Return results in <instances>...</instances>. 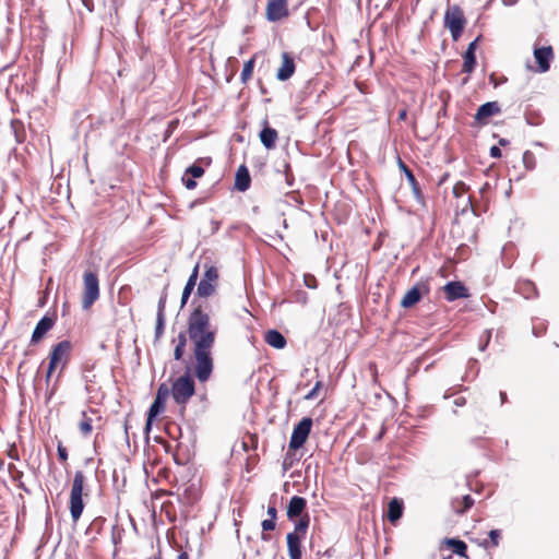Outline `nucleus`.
I'll return each instance as SVG.
<instances>
[{
  "mask_svg": "<svg viewBox=\"0 0 559 559\" xmlns=\"http://www.w3.org/2000/svg\"><path fill=\"white\" fill-rule=\"evenodd\" d=\"M188 334L193 343L195 377L200 382H205L210 379L214 368L212 348L216 332L210 329V317L201 305L189 314Z\"/></svg>",
  "mask_w": 559,
  "mask_h": 559,
  "instance_id": "f257e3e1",
  "label": "nucleus"
},
{
  "mask_svg": "<svg viewBox=\"0 0 559 559\" xmlns=\"http://www.w3.org/2000/svg\"><path fill=\"white\" fill-rule=\"evenodd\" d=\"M72 352V343L68 340L60 341L52 346L49 354L48 369L46 373V382L48 383L53 371L59 369L57 380L60 379L62 372L70 362Z\"/></svg>",
  "mask_w": 559,
  "mask_h": 559,
  "instance_id": "f03ea898",
  "label": "nucleus"
},
{
  "mask_svg": "<svg viewBox=\"0 0 559 559\" xmlns=\"http://www.w3.org/2000/svg\"><path fill=\"white\" fill-rule=\"evenodd\" d=\"M310 525V516L298 520L294 525V531L286 535V544L289 559H302V545Z\"/></svg>",
  "mask_w": 559,
  "mask_h": 559,
  "instance_id": "7ed1b4c3",
  "label": "nucleus"
},
{
  "mask_svg": "<svg viewBox=\"0 0 559 559\" xmlns=\"http://www.w3.org/2000/svg\"><path fill=\"white\" fill-rule=\"evenodd\" d=\"M85 476L82 471H76L73 477L72 488L70 492V514L73 522H76L84 510L83 489Z\"/></svg>",
  "mask_w": 559,
  "mask_h": 559,
  "instance_id": "20e7f679",
  "label": "nucleus"
},
{
  "mask_svg": "<svg viewBox=\"0 0 559 559\" xmlns=\"http://www.w3.org/2000/svg\"><path fill=\"white\" fill-rule=\"evenodd\" d=\"M170 393L178 405L185 406L195 393V384L190 373L180 376L173 383Z\"/></svg>",
  "mask_w": 559,
  "mask_h": 559,
  "instance_id": "39448f33",
  "label": "nucleus"
},
{
  "mask_svg": "<svg viewBox=\"0 0 559 559\" xmlns=\"http://www.w3.org/2000/svg\"><path fill=\"white\" fill-rule=\"evenodd\" d=\"M466 19L459 5L448 8L444 13V26L449 28L452 39L456 41L465 27Z\"/></svg>",
  "mask_w": 559,
  "mask_h": 559,
  "instance_id": "423d86ee",
  "label": "nucleus"
},
{
  "mask_svg": "<svg viewBox=\"0 0 559 559\" xmlns=\"http://www.w3.org/2000/svg\"><path fill=\"white\" fill-rule=\"evenodd\" d=\"M82 308L88 309L99 297V281L95 272L87 271L83 276Z\"/></svg>",
  "mask_w": 559,
  "mask_h": 559,
  "instance_id": "0eeeda50",
  "label": "nucleus"
},
{
  "mask_svg": "<svg viewBox=\"0 0 559 559\" xmlns=\"http://www.w3.org/2000/svg\"><path fill=\"white\" fill-rule=\"evenodd\" d=\"M312 424V418L307 416L295 425L288 444L289 450H298L305 444L310 435Z\"/></svg>",
  "mask_w": 559,
  "mask_h": 559,
  "instance_id": "6e6552de",
  "label": "nucleus"
},
{
  "mask_svg": "<svg viewBox=\"0 0 559 559\" xmlns=\"http://www.w3.org/2000/svg\"><path fill=\"white\" fill-rule=\"evenodd\" d=\"M287 519L294 523L309 516L307 513V500L300 496H293L286 507Z\"/></svg>",
  "mask_w": 559,
  "mask_h": 559,
  "instance_id": "1a4fd4ad",
  "label": "nucleus"
},
{
  "mask_svg": "<svg viewBox=\"0 0 559 559\" xmlns=\"http://www.w3.org/2000/svg\"><path fill=\"white\" fill-rule=\"evenodd\" d=\"M429 293V286L427 283L420 282L413 286L411 289L407 290V293L404 295V297L401 300V306L403 308H412L417 302L420 301L424 294Z\"/></svg>",
  "mask_w": 559,
  "mask_h": 559,
  "instance_id": "9d476101",
  "label": "nucleus"
},
{
  "mask_svg": "<svg viewBox=\"0 0 559 559\" xmlns=\"http://www.w3.org/2000/svg\"><path fill=\"white\" fill-rule=\"evenodd\" d=\"M288 15L287 0H270L266 5V19L277 22Z\"/></svg>",
  "mask_w": 559,
  "mask_h": 559,
  "instance_id": "9b49d317",
  "label": "nucleus"
},
{
  "mask_svg": "<svg viewBox=\"0 0 559 559\" xmlns=\"http://www.w3.org/2000/svg\"><path fill=\"white\" fill-rule=\"evenodd\" d=\"M500 112L501 108L498 102H487L478 107L474 119L479 126H486L490 117Z\"/></svg>",
  "mask_w": 559,
  "mask_h": 559,
  "instance_id": "f8f14e48",
  "label": "nucleus"
},
{
  "mask_svg": "<svg viewBox=\"0 0 559 559\" xmlns=\"http://www.w3.org/2000/svg\"><path fill=\"white\" fill-rule=\"evenodd\" d=\"M399 167L400 169L404 173L411 188H412V191H413V194H414V198L415 200L417 201V203H419L420 205L425 206L426 205V200H425V197L421 192V189L419 187V183L417 181V179L415 178V175L413 174V171L405 165V163L399 158Z\"/></svg>",
  "mask_w": 559,
  "mask_h": 559,
  "instance_id": "ddd939ff",
  "label": "nucleus"
},
{
  "mask_svg": "<svg viewBox=\"0 0 559 559\" xmlns=\"http://www.w3.org/2000/svg\"><path fill=\"white\" fill-rule=\"evenodd\" d=\"M169 394H170L169 388L165 383H162L158 386L155 400L151 404L148 412H147L148 414H151L152 417H157L165 411V402H166L167 397L169 396Z\"/></svg>",
  "mask_w": 559,
  "mask_h": 559,
  "instance_id": "4468645a",
  "label": "nucleus"
},
{
  "mask_svg": "<svg viewBox=\"0 0 559 559\" xmlns=\"http://www.w3.org/2000/svg\"><path fill=\"white\" fill-rule=\"evenodd\" d=\"M533 53L538 64V71L540 73L547 72L550 69V63L554 59L551 46L535 48Z\"/></svg>",
  "mask_w": 559,
  "mask_h": 559,
  "instance_id": "2eb2a0df",
  "label": "nucleus"
},
{
  "mask_svg": "<svg viewBox=\"0 0 559 559\" xmlns=\"http://www.w3.org/2000/svg\"><path fill=\"white\" fill-rule=\"evenodd\" d=\"M443 292L448 301H454L468 297L467 288L463 283L457 281L448 282L443 286Z\"/></svg>",
  "mask_w": 559,
  "mask_h": 559,
  "instance_id": "dca6fc26",
  "label": "nucleus"
},
{
  "mask_svg": "<svg viewBox=\"0 0 559 559\" xmlns=\"http://www.w3.org/2000/svg\"><path fill=\"white\" fill-rule=\"evenodd\" d=\"M53 324L55 319L52 317L44 316L35 325L31 337V344L38 343L46 333L52 329Z\"/></svg>",
  "mask_w": 559,
  "mask_h": 559,
  "instance_id": "f3484780",
  "label": "nucleus"
},
{
  "mask_svg": "<svg viewBox=\"0 0 559 559\" xmlns=\"http://www.w3.org/2000/svg\"><path fill=\"white\" fill-rule=\"evenodd\" d=\"M295 60L288 52L282 53V66L278 68L276 79L278 81H287L295 72Z\"/></svg>",
  "mask_w": 559,
  "mask_h": 559,
  "instance_id": "a211bd4d",
  "label": "nucleus"
},
{
  "mask_svg": "<svg viewBox=\"0 0 559 559\" xmlns=\"http://www.w3.org/2000/svg\"><path fill=\"white\" fill-rule=\"evenodd\" d=\"M480 36L476 37L472 43L468 44L464 55H463V68H462V72H465V73H472L476 67V48H477V43L479 40Z\"/></svg>",
  "mask_w": 559,
  "mask_h": 559,
  "instance_id": "6ab92c4d",
  "label": "nucleus"
},
{
  "mask_svg": "<svg viewBox=\"0 0 559 559\" xmlns=\"http://www.w3.org/2000/svg\"><path fill=\"white\" fill-rule=\"evenodd\" d=\"M260 141L266 150L275 147L278 133L275 129L271 128L267 120L264 119V128L260 131Z\"/></svg>",
  "mask_w": 559,
  "mask_h": 559,
  "instance_id": "aec40b11",
  "label": "nucleus"
},
{
  "mask_svg": "<svg viewBox=\"0 0 559 559\" xmlns=\"http://www.w3.org/2000/svg\"><path fill=\"white\" fill-rule=\"evenodd\" d=\"M251 177L248 168L240 165L235 175V189L245 192L250 188Z\"/></svg>",
  "mask_w": 559,
  "mask_h": 559,
  "instance_id": "412c9836",
  "label": "nucleus"
},
{
  "mask_svg": "<svg viewBox=\"0 0 559 559\" xmlns=\"http://www.w3.org/2000/svg\"><path fill=\"white\" fill-rule=\"evenodd\" d=\"M198 277H199V264H197L193 267V270L185 285L182 296H181V301H180V308H183L186 306L189 297L191 296V293L193 292V289L197 285Z\"/></svg>",
  "mask_w": 559,
  "mask_h": 559,
  "instance_id": "4be33fe9",
  "label": "nucleus"
},
{
  "mask_svg": "<svg viewBox=\"0 0 559 559\" xmlns=\"http://www.w3.org/2000/svg\"><path fill=\"white\" fill-rule=\"evenodd\" d=\"M264 341L266 344L276 349H282L287 344L285 336L275 329L266 331L264 335Z\"/></svg>",
  "mask_w": 559,
  "mask_h": 559,
  "instance_id": "5701e85b",
  "label": "nucleus"
},
{
  "mask_svg": "<svg viewBox=\"0 0 559 559\" xmlns=\"http://www.w3.org/2000/svg\"><path fill=\"white\" fill-rule=\"evenodd\" d=\"M403 511H404L403 501L399 498L391 499L389 502V506H388V514H386L388 520L391 523H395L396 521H399L402 518Z\"/></svg>",
  "mask_w": 559,
  "mask_h": 559,
  "instance_id": "b1692460",
  "label": "nucleus"
},
{
  "mask_svg": "<svg viewBox=\"0 0 559 559\" xmlns=\"http://www.w3.org/2000/svg\"><path fill=\"white\" fill-rule=\"evenodd\" d=\"M11 131L16 143H23L26 140V130L24 123L19 119H12L10 122Z\"/></svg>",
  "mask_w": 559,
  "mask_h": 559,
  "instance_id": "393cba45",
  "label": "nucleus"
},
{
  "mask_svg": "<svg viewBox=\"0 0 559 559\" xmlns=\"http://www.w3.org/2000/svg\"><path fill=\"white\" fill-rule=\"evenodd\" d=\"M445 545L451 548V550L461 556V557H467V545L465 542L459 539V538H447L444 540Z\"/></svg>",
  "mask_w": 559,
  "mask_h": 559,
  "instance_id": "a878e982",
  "label": "nucleus"
},
{
  "mask_svg": "<svg viewBox=\"0 0 559 559\" xmlns=\"http://www.w3.org/2000/svg\"><path fill=\"white\" fill-rule=\"evenodd\" d=\"M217 284L201 280L197 287V296L207 298L216 292Z\"/></svg>",
  "mask_w": 559,
  "mask_h": 559,
  "instance_id": "bb28decb",
  "label": "nucleus"
},
{
  "mask_svg": "<svg viewBox=\"0 0 559 559\" xmlns=\"http://www.w3.org/2000/svg\"><path fill=\"white\" fill-rule=\"evenodd\" d=\"M82 420L79 424V429L83 436H88L92 432V418H90L85 411H82Z\"/></svg>",
  "mask_w": 559,
  "mask_h": 559,
  "instance_id": "cd10ccee",
  "label": "nucleus"
},
{
  "mask_svg": "<svg viewBox=\"0 0 559 559\" xmlns=\"http://www.w3.org/2000/svg\"><path fill=\"white\" fill-rule=\"evenodd\" d=\"M204 266H205V272L201 280L217 284L218 276H219L217 267L214 265H207V264H205Z\"/></svg>",
  "mask_w": 559,
  "mask_h": 559,
  "instance_id": "c85d7f7f",
  "label": "nucleus"
},
{
  "mask_svg": "<svg viewBox=\"0 0 559 559\" xmlns=\"http://www.w3.org/2000/svg\"><path fill=\"white\" fill-rule=\"evenodd\" d=\"M254 62H255L254 58H251L245 62L241 74H240V80L243 84L247 83L248 80L251 78L253 68H254Z\"/></svg>",
  "mask_w": 559,
  "mask_h": 559,
  "instance_id": "c756f323",
  "label": "nucleus"
},
{
  "mask_svg": "<svg viewBox=\"0 0 559 559\" xmlns=\"http://www.w3.org/2000/svg\"><path fill=\"white\" fill-rule=\"evenodd\" d=\"M261 527H262V534H261L262 540L269 542L271 539V537L269 534H266V532L275 530L276 521H274L272 519H265L262 521Z\"/></svg>",
  "mask_w": 559,
  "mask_h": 559,
  "instance_id": "7c9ffc66",
  "label": "nucleus"
},
{
  "mask_svg": "<svg viewBox=\"0 0 559 559\" xmlns=\"http://www.w3.org/2000/svg\"><path fill=\"white\" fill-rule=\"evenodd\" d=\"M460 507H455V512L459 514H463L473 507L474 499L472 498L471 495H465L460 501Z\"/></svg>",
  "mask_w": 559,
  "mask_h": 559,
  "instance_id": "2f4dec72",
  "label": "nucleus"
},
{
  "mask_svg": "<svg viewBox=\"0 0 559 559\" xmlns=\"http://www.w3.org/2000/svg\"><path fill=\"white\" fill-rule=\"evenodd\" d=\"M292 451L293 450L288 449V451L285 453V456L283 459L282 466H283L284 472L289 471L293 467V465L295 464V462L298 461V459L296 457V454Z\"/></svg>",
  "mask_w": 559,
  "mask_h": 559,
  "instance_id": "473e14b6",
  "label": "nucleus"
},
{
  "mask_svg": "<svg viewBox=\"0 0 559 559\" xmlns=\"http://www.w3.org/2000/svg\"><path fill=\"white\" fill-rule=\"evenodd\" d=\"M523 164L526 169L533 170L536 165L535 156L531 151H525L523 153Z\"/></svg>",
  "mask_w": 559,
  "mask_h": 559,
  "instance_id": "72a5a7b5",
  "label": "nucleus"
},
{
  "mask_svg": "<svg viewBox=\"0 0 559 559\" xmlns=\"http://www.w3.org/2000/svg\"><path fill=\"white\" fill-rule=\"evenodd\" d=\"M165 322L166 317H156V324H155V341H158L165 331Z\"/></svg>",
  "mask_w": 559,
  "mask_h": 559,
  "instance_id": "f704fd0d",
  "label": "nucleus"
},
{
  "mask_svg": "<svg viewBox=\"0 0 559 559\" xmlns=\"http://www.w3.org/2000/svg\"><path fill=\"white\" fill-rule=\"evenodd\" d=\"M186 175H190L192 178H200L204 175V169L197 164H192L186 169Z\"/></svg>",
  "mask_w": 559,
  "mask_h": 559,
  "instance_id": "c9c22d12",
  "label": "nucleus"
},
{
  "mask_svg": "<svg viewBox=\"0 0 559 559\" xmlns=\"http://www.w3.org/2000/svg\"><path fill=\"white\" fill-rule=\"evenodd\" d=\"M491 333H492L491 330H485L484 333L480 335L479 344H478V348L480 352H484L487 348V346L490 342V338H491Z\"/></svg>",
  "mask_w": 559,
  "mask_h": 559,
  "instance_id": "e433bc0d",
  "label": "nucleus"
},
{
  "mask_svg": "<svg viewBox=\"0 0 559 559\" xmlns=\"http://www.w3.org/2000/svg\"><path fill=\"white\" fill-rule=\"evenodd\" d=\"M93 365H90V364H84L83 367H82V377H83V380L85 381V383H90V382H93L95 376L92 374V370H93Z\"/></svg>",
  "mask_w": 559,
  "mask_h": 559,
  "instance_id": "4c0bfd02",
  "label": "nucleus"
},
{
  "mask_svg": "<svg viewBox=\"0 0 559 559\" xmlns=\"http://www.w3.org/2000/svg\"><path fill=\"white\" fill-rule=\"evenodd\" d=\"M167 294L164 292L159 297L157 304V313L156 317H165V307H166Z\"/></svg>",
  "mask_w": 559,
  "mask_h": 559,
  "instance_id": "58836bf2",
  "label": "nucleus"
},
{
  "mask_svg": "<svg viewBox=\"0 0 559 559\" xmlns=\"http://www.w3.org/2000/svg\"><path fill=\"white\" fill-rule=\"evenodd\" d=\"M197 178H192L190 175L182 176V182L188 190H192L197 187Z\"/></svg>",
  "mask_w": 559,
  "mask_h": 559,
  "instance_id": "ea45409f",
  "label": "nucleus"
},
{
  "mask_svg": "<svg viewBox=\"0 0 559 559\" xmlns=\"http://www.w3.org/2000/svg\"><path fill=\"white\" fill-rule=\"evenodd\" d=\"M489 538H490V543L493 547H497L499 545V540H500V536H501V531L500 530H491L489 532Z\"/></svg>",
  "mask_w": 559,
  "mask_h": 559,
  "instance_id": "a19ab883",
  "label": "nucleus"
},
{
  "mask_svg": "<svg viewBox=\"0 0 559 559\" xmlns=\"http://www.w3.org/2000/svg\"><path fill=\"white\" fill-rule=\"evenodd\" d=\"M57 453H58V457L60 461L62 462H66L68 460V450L67 448L62 444V442H59L58 445H57Z\"/></svg>",
  "mask_w": 559,
  "mask_h": 559,
  "instance_id": "79ce46f5",
  "label": "nucleus"
},
{
  "mask_svg": "<svg viewBox=\"0 0 559 559\" xmlns=\"http://www.w3.org/2000/svg\"><path fill=\"white\" fill-rule=\"evenodd\" d=\"M466 191V185L462 181H459L454 187H453V194L459 198V197H462Z\"/></svg>",
  "mask_w": 559,
  "mask_h": 559,
  "instance_id": "37998d69",
  "label": "nucleus"
},
{
  "mask_svg": "<svg viewBox=\"0 0 559 559\" xmlns=\"http://www.w3.org/2000/svg\"><path fill=\"white\" fill-rule=\"evenodd\" d=\"M105 7H108L109 10L118 11V8L122 4L121 0H103Z\"/></svg>",
  "mask_w": 559,
  "mask_h": 559,
  "instance_id": "c03bdc74",
  "label": "nucleus"
},
{
  "mask_svg": "<svg viewBox=\"0 0 559 559\" xmlns=\"http://www.w3.org/2000/svg\"><path fill=\"white\" fill-rule=\"evenodd\" d=\"M186 346L176 344L174 349V359L175 360H181L185 354Z\"/></svg>",
  "mask_w": 559,
  "mask_h": 559,
  "instance_id": "a18cd8bd",
  "label": "nucleus"
},
{
  "mask_svg": "<svg viewBox=\"0 0 559 559\" xmlns=\"http://www.w3.org/2000/svg\"><path fill=\"white\" fill-rule=\"evenodd\" d=\"M285 180L288 187L294 185V176L292 174L289 164L285 165Z\"/></svg>",
  "mask_w": 559,
  "mask_h": 559,
  "instance_id": "49530a36",
  "label": "nucleus"
},
{
  "mask_svg": "<svg viewBox=\"0 0 559 559\" xmlns=\"http://www.w3.org/2000/svg\"><path fill=\"white\" fill-rule=\"evenodd\" d=\"M266 513L269 515V519L276 521L277 509H276L275 502H272V501L270 502Z\"/></svg>",
  "mask_w": 559,
  "mask_h": 559,
  "instance_id": "de8ad7c7",
  "label": "nucleus"
},
{
  "mask_svg": "<svg viewBox=\"0 0 559 559\" xmlns=\"http://www.w3.org/2000/svg\"><path fill=\"white\" fill-rule=\"evenodd\" d=\"M156 417H152L151 414L147 413V417H146V423H145V427H144V432H145V436H146V440H148V433L152 429V425H153V421Z\"/></svg>",
  "mask_w": 559,
  "mask_h": 559,
  "instance_id": "09e8293b",
  "label": "nucleus"
},
{
  "mask_svg": "<svg viewBox=\"0 0 559 559\" xmlns=\"http://www.w3.org/2000/svg\"><path fill=\"white\" fill-rule=\"evenodd\" d=\"M175 342L178 345L187 346V334H186V332H183V331L179 332V334L177 335V338H176Z\"/></svg>",
  "mask_w": 559,
  "mask_h": 559,
  "instance_id": "8fccbe9b",
  "label": "nucleus"
},
{
  "mask_svg": "<svg viewBox=\"0 0 559 559\" xmlns=\"http://www.w3.org/2000/svg\"><path fill=\"white\" fill-rule=\"evenodd\" d=\"M321 386V382L318 381L314 385V388L306 395L307 400H313L317 396V392L319 388Z\"/></svg>",
  "mask_w": 559,
  "mask_h": 559,
  "instance_id": "3c124183",
  "label": "nucleus"
},
{
  "mask_svg": "<svg viewBox=\"0 0 559 559\" xmlns=\"http://www.w3.org/2000/svg\"><path fill=\"white\" fill-rule=\"evenodd\" d=\"M489 153H490V156L493 157V158H500L501 155H502V152H501L500 147L496 146V145L490 147V152Z\"/></svg>",
  "mask_w": 559,
  "mask_h": 559,
  "instance_id": "603ef678",
  "label": "nucleus"
},
{
  "mask_svg": "<svg viewBox=\"0 0 559 559\" xmlns=\"http://www.w3.org/2000/svg\"><path fill=\"white\" fill-rule=\"evenodd\" d=\"M81 3L86 8L88 12L94 11V1L93 0H81Z\"/></svg>",
  "mask_w": 559,
  "mask_h": 559,
  "instance_id": "864d4df0",
  "label": "nucleus"
},
{
  "mask_svg": "<svg viewBox=\"0 0 559 559\" xmlns=\"http://www.w3.org/2000/svg\"><path fill=\"white\" fill-rule=\"evenodd\" d=\"M465 404H466V399L463 397V396H460V397L454 400V405L457 406V407H462Z\"/></svg>",
  "mask_w": 559,
  "mask_h": 559,
  "instance_id": "5fc2aeb1",
  "label": "nucleus"
},
{
  "mask_svg": "<svg viewBox=\"0 0 559 559\" xmlns=\"http://www.w3.org/2000/svg\"><path fill=\"white\" fill-rule=\"evenodd\" d=\"M221 223L216 219L211 221L212 234H215L219 229Z\"/></svg>",
  "mask_w": 559,
  "mask_h": 559,
  "instance_id": "6e6d98bb",
  "label": "nucleus"
},
{
  "mask_svg": "<svg viewBox=\"0 0 559 559\" xmlns=\"http://www.w3.org/2000/svg\"><path fill=\"white\" fill-rule=\"evenodd\" d=\"M407 117V110L406 109H402L400 112H399V120H405Z\"/></svg>",
  "mask_w": 559,
  "mask_h": 559,
  "instance_id": "4d7b16f0",
  "label": "nucleus"
},
{
  "mask_svg": "<svg viewBox=\"0 0 559 559\" xmlns=\"http://www.w3.org/2000/svg\"><path fill=\"white\" fill-rule=\"evenodd\" d=\"M177 559H189V555L186 551H182L178 555Z\"/></svg>",
  "mask_w": 559,
  "mask_h": 559,
  "instance_id": "13d9d810",
  "label": "nucleus"
},
{
  "mask_svg": "<svg viewBox=\"0 0 559 559\" xmlns=\"http://www.w3.org/2000/svg\"><path fill=\"white\" fill-rule=\"evenodd\" d=\"M508 144H509V140L503 139V138L499 140V145L507 146Z\"/></svg>",
  "mask_w": 559,
  "mask_h": 559,
  "instance_id": "bf43d9fd",
  "label": "nucleus"
},
{
  "mask_svg": "<svg viewBox=\"0 0 559 559\" xmlns=\"http://www.w3.org/2000/svg\"><path fill=\"white\" fill-rule=\"evenodd\" d=\"M500 399H501V403L507 402V393L501 391L500 392Z\"/></svg>",
  "mask_w": 559,
  "mask_h": 559,
  "instance_id": "052dcab7",
  "label": "nucleus"
},
{
  "mask_svg": "<svg viewBox=\"0 0 559 559\" xmlns=\"http://www.w3.org/2000/svg\"><path fill=\"white\" fill-rule=\"evenodd\" d=\"M526 121H527L528 124H532V126H536L537 124V122H535V119L531 120L530 118H526Z\"/></svg>",
  "mask_w": 559,
  "mask_h": 559,
  "instance_id": "680f3d73",
  "label": "nucleus"
},
{
  "mask_svg": "<svg viewBox=\"0 0 559 559\" xmlns=\"http://www.w3.org/2000/svg\"><path fill=\"white\" fill-rule=\"evenodd\" d=\"M526 121H527L528 124H532V126H536L537 124V122H535V119L531 120L530 118H526Z\"/></svg>",
  "mask_w": 559,
  "mask_h": 559,
  "instance_id": "e2e57ef3",
  "label": "nucleus"
},
{
  "mask_svg": "<svg viewBox=\"0 0 559 559\" xmlns=\"http://www.w3.org/2000/svg\"><path fill=\"white\" fill-rule=\"evenodd\" d=\"M306 285H307V287H309V288H316V285H312V282H309V283H308V282L306 281Z\"/></svg>",
  "mask_w": 559,
  "mask_h": 559,
  "instance_id": "0e129e2a",
  "label": "nucleus"
},
{
  "mask_svg": "<svg viewBox=\"0 0 559 559\" xmlns=\"http://www.w3.org/2000/svg\"><path fill=\"white\" fill-rule=\"evenodd\" d=\"M306 285H307V287H309V288H316V285H312V282H309V283H308V282L306 281Z\"/></svg>",
  "mask_w": 559,
  "mask_h": 559,
  "instance_id": "69168bd1",
  "label": "nucleus"
},
{
  "mask_svg": "<svg viewBox=\"0 0 559 559\" xmlns=\"http://www.w3.org/2000/svg\"><path fill=\"white\" fill-rule=\"evenodd\" d=\"M124 432H126V437H127V440H128L129 437H128V424H127V421L124 423Z\"/></svg>",
  "mask_w": 559,
  "mask_h": 559,
  "instance_id": "338daca9",
  "label": "nucleus"
},
{
  "mask_svg": "<svg viewBox=\"0 0 559 559\" xmlns=\"http://www.w3.org/2000/svg\"><path fill=\"white\" fill-rule=\"evenodd\" d=\"M260 90L262 94H266V90L262 85L260 86Z\"/></svg>",
  "mask_w": 559,
  "mask_h": 559,
  "instance_id": "774afa93",
  "label": "nucleus"
}]
</instances>
